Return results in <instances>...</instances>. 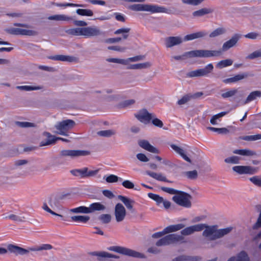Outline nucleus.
I'll return each mask as SVG.
<instances>
[{"label":"nucleus","mask_w":261,"mask_h":261,"mask_svg":"<svg viewBox=\"0 0 261 261\" xmlns=\"http://www.w3.org/2000/svg\"><path fill=\"white\" fill-rule=\"evenodd\" d=\"M203 225L202 230V236L210 241H214L220 239L229 233L232 230V227H228L223 229H217V225L209 226L205 224H200Z\"/></svg>","instance_id":"1"},{"label":"nucleus","mask_w":261,"mask_h":261,"mask_svg":"<svg viewBox=\"0 0 261 261\" xmlns=\"http://www.w3.org/2000/svg\"><path fill=\"white\" fill-rule=\"evenodd\" d=\"M69 35L84 36L86 37L98 36L103 35L102 32L96 27H89L69 29L66 31Z\"/></svg>","instance_id":"2"},{"label":"nucleus","mask_w":261,"mask_h":261,"mask_svg":"<svg viewBox=\"0 0 261 261\" xmlns=\"http://www.w3.org/2000/svg\"><path fill=\"white\" fill-rule=\"evenodd\" d=\"M53 247L48 244H42L40 246H36L32 247H29L28 249L23 248L19 246L14 245L13 244H9L8 245V250L11 253L17 255H24L27 254L31 251H40L42 250H50Z\"/></svg>","instance_id":"3"},{"label":"nucleus","mask_w":261,"mask_h":261,"mask_svg":"<svg viewBox=\"0 0 261 261\" xmlns=\"http://www.w3.org/2000/svg\"><path fill=\"white\" fill-rule=\"evenodd\" d=\"M186 242L184 237L177 233H172L161 238L156 242L155 245L157 246H162L177 243H185Z\"/></svg>","instance_id":"4"},{"label":"nucleus","mask_w":261,"mask_h":261,"mask_svg":"<svg viewBox=\"0 0 261 261\" xmlns=\"http://www.w3.org/2000/svg\"><path fill=\"white\" fill-rule=\"evenodd\" d=\"M75 125V122L71 119H66L58 122L55 125L57 129V134L68 136L67 132L72 129Z\"/></svg>","instance_id":"5"},{"label":"nucleus","mask_w":261,"mask_h":261,"mask_svg":"<svg viewBox=\"0 0 261 261\" xmlns=\"http://www.w3.org/2000/svg\"><path fill=\"white\" fill-rule=\"evenodd\" d=\"M192 199V196L189 194L183 191H180L179 192L172 197V200L177 204L189 208L191 206V202L190 200Z\"/></svg>","instance_id":"6"},{"label":"nucleus","mask_w":261,"mask_h":261,"mask_svg":"<svg viewBox=\"0 0 261 261\" xmlns=\"http://www.w3.org/2000/svg\"><path fill=\"white\" fill-rule=\"evenodd\" d=\"M109 250L128 256L140 258H143L145 257V256L143 254L124 247L112 246L109 248Z\"/></svg>","instance_id":"7"},{"label":"nucleus","mask_w":261,"mask_h":261,"mask_svg":"<svg viewBox=\"0 0 261 261\" xmlns=\"http://www.w3.org/2000/svg\"><path fill=\"white\" fill-rule=\"evenodd\" d=\"M191 54V58H211L219 57L222 55L221 50H211L206 49H198L190 51Z\"/></svg>","instance_id":"8"},{"label":"nucleus","mask_w":261,"mask_h":261,"mask_svg":"<svg viewBox=\"0 0 261 261\" xmlns=\"http://www.w3.org/2000/svg\"><path fill=\"white\" fill-rule=\"evenodd\" d=\"M99 169L90 170L88 168L84 167L82 169H75L70 171L73 176L80 177L81 178H88L95 176L98 172Z\"/></svg>","instance_id":"9"},{"label":"nucleus","mask_w":261,"mask_h":261,"mask_svg":"<svg viewBox=\"0 0 261 261\" xmlns=\"http://www.w3.org/2000/svg\"><path fill=\"white\" fill-rule=\"evenodd\" d=\"M213 64L210 63L203 68L198 69L189 72L187 73V76L189 77L207 76L213 70Z\"/></svg>","instance_id":"10"},{"label":"nucleus","mask_w":261,"mask_h":261,"mask_svg":"<svg viewBox=\"0 0 261 261\" xmlns=\"http://www.w3.org/2000/svg\"><path fill=\"white\" fill-rule=\"evenodd\" d=\"M90 154V152L89 151L81 150L65 149L62 150L60 152V156L61 157H69L71 159H74L82 156H87Z\"/></svg>","instance_id":"11"},{"label":"nucleus","mask_w":261,"mask_h":261,"mask_svg":"<svg viewBox=\"0 0 261 261\" xmlns=\"http://www.w3.org/2000/svg\"><path fill=\"white\" fill-rule=\"evenodd\" d=\"M145 56L143 55L137 56L134 57L127 58L126 59H118V58H107L106 61L110 63H115L122 65H126L129 64V62H137L144 59Z\"/></svg>","instance_id":"12"},{"label":"nucleus","mask_w":261,"mask_h":261,"mask_svg":"<svg viewBox=\"0 0 261 261\" xmlns=\"http://www.w3.org/2000/svg\"><path fill=\"white\" fill-rule=\"evenodd\" d=\"M232 170L239 174H254L257 173L258 168L250 166H236L232 167Z\"/></svg>","instance_id":"13"},{"label":"nucleus","mask_w":261,"mask_h":261,"mask_svg":"<svg viewBox=\"0 0 261 261\" xmlns=\"http://www.w3.org/2000/svg\"><path fill=\"white\" fill-rule=\"evenodd\" d=\"M135 116L141 122L147 124L153 118L154 114L149 113L146 109H144L140 110Z\"/></svg>","instance_id":"14"},{"label":"nucleus","mask_w":261,"mask_h":261,"mask_svg":"<svg viewBox=\"0 0 261 261\" xmlns=\"http://www.w3.org/2000/svg\"><path fill=\"white\" fill-rule=\"evenodd\" d=\"M126 215L124 206L120 203L116 204L114 208V216L117 222L123 221Z\"/></svg>","instance_id":"15"},{"label":"nucleus","mask_w":261,"mask_h":261,"mask_svg":"<svg viewBox=\"0 0 261 261\" xmlns=\"http://www.w3.org/2000/svg\"><path fill=\"white\" fill-rule=\"evenodd\" d=\"M6 31L10 34L15 35L36 36L38 35V32L36 31L20 28H11L7 30Z\"/></svg>","instance_id":"16"},{"label":"nucleus","mask_w":261,"mask_h":261,"mask_svg":"<svg viewBox=\"0 0 261 261\" xmlns=\"http://www.w3.org/2000/svg\"><path fill=\"white\" fill-rule=\"evenodd\" d=\"M241 37V35L239 34H234L231 38L228 41L224 42L222 45L221 49L222 52L228 50L230 48L236 46L238 41Z\"/></svg>","instance_id":"17"},{"label":"nucleus","mask_w":261,"mask_h":261,"mask_svg":"<svg viewBox=\"0 0 261 261\" xmlns=\"http://www.w3.org/2000/svg\"><path fill=\"white\" fill-rule=\"evenodd\" d=\"M252 75V74H250L248 72H242L235 75L233 77L224 79L222 81V82L225 84L235 83L244 79H247L249 76Z\"/></svg>","instance_id":"18"},{"label":"nucleus","mask_w":261,"mask_h":261,"mask_svg":"<svg viewBox=\"0 0 261 261\" xmlns=\"http://www.w3.org/2000/svg\"><path fill=\"white\" fill-rule=\"evenodd\" d=\"M203 225L198 224L187 227L181 230L180 235L182 236H190L193 234L195 232L200 231L202 230Z\"/></svg>","instance_id":"19"},{"label":"nucleus","mask_w":261,"mask_h":261,"mask_svg":"<svg viewBox=\"0 0 261 261\" xmlns=\"http://www.w3.org/2000/svg\"><path fill=\"white\" fill-rule=\"evenodd\" d=\"M144 11L150 12L151 13H168V10L166 8L152 4H145Z\"/></svg>","instance_id":"20"},{"label":"nucleus","mask_w":261,"mask_h":261,"mask_svg":"<svg viewBox=\"0 0 261 261\" xmlns=\"http://www.w3.org/2000/svg\"><path fill=\"white\" fill-rule=\"evenodd\" d=\"M183 42L182 38L180 36L169 37L165 39V44L167 48H171L174 46L181 44Z\"/></svg>","instance_id":"21"},{"label":"nucleus","mask_w":261,"mask_h":261,"mask_svg":"<svg viewBox=\"0 0 261 261\" xmlns=\"http://www.w3.org/2000/svg\"><path fill=\"white\" fill-rule=\"evenodd\" d=\"M48 59L54 61H60L62 62H74L77 61L76 57L70 56L58 55L55 56H49Z\"/></svg>","instance_id":"22"},{"label":"nucleus","mask_w":261,"mask_h":261,"mask_svg":"<svg viewBox=\"0 0 261 261\" xmlns=\"http://www.w3.org/2000/svg\"><path fill=\"white\" fill-rule=\"evenodd\" d=\"M139 146L142 148L147 150L149 152L153 153H159L160 151L158 149L151 145L149 142L145 140H140L139 142Z\"/></svg>","instance_id":"23"},{"label":"nucleus","mask_w":261,"mask_h":261,"mask_svg":"<svg viewBox=\"0 0 261 261\" xmlns=\"http://www.w3.org/2000/svg\"><path fill=\"white\" fill-rule=\"evenodd\" d=\"M43 135L47 138L45 141H42L40 143V146H47L55 144L57 141L56 137L48 132H45Z\"/></svg>","instance_id":"24"},{"label":"nucleus","mask_w":261,"mask_h":261,"mask_svg":"<svg viewBox=\"0 0 261 261\" xmlns=\"http://www.w3.org/2000/svg\"><path fill=\"white\" fill-rule=\"evenodd\" d=\"M207 33L204 31H200L193 34L186 35L183 41H187L192 40L195 39L202 38L206 36Z\"/></svg>","instance_id":"25"},{"label":"nucleus","mask_w":261,"mask_h":261,"mask_svg":"<svg viewBox=\"0 0 261 261\" xmlns=\"http://www.w3.org/2000/svg\"><path fill=\"white\" fill-rule=\"evenodd\" d=\"M146 174L149 176L160 181H164L167 182H172L171 181L168 180L165 176L161 173H155L150 171H146Z\"/></svg>","instance_id":"26"},{"label":"nucleus","mask_w":261,"mask_h":261,"mask_svg":"<svg viewBox=\"0 0 261 261\" xmlns=\"http://www.w3.org/2000/svg\"><path fill=\"white\" fill-rule=\"evenodd\" d=\"M233 153L245 156H252L256 155L255 151L249 149H236L233 151Z\"/></svg>","instance_id":"27"},{"label":"nucleus","mask_w":261,"mask_h":261,"mask_svg":"<svg viewBox=\"0 0 261 261\" xmlns=\"http://www.w3.org/2000/svg\"><path fill=\"white\" fill-rule=\"evenodd\" d=\"M118 198L124 203L128 210H133V204L135 203L134 200L122 195H118Z\"/></svg>","instance_id":"28"},{"label":"nucleus","mask_w":261,"mask_h":261,"mask_svg":"<svg viewBox=\"0 0 261 261\" xmlns=\"http://www.w3.org/2000/svg\"><path fill=\"white\" fill-rule=\"evenodd\" d=\"M106 207L100 202H95L90 204L89 206V213H92L95 211H103Z\"/></svg>","instance_id":"29"},{"label":"nucleus","mask_w":261,"mask_h":261,"mask_svg":"<svg viewBox=\"0 0 261 261\" xmlns=\"http://www.w3.org/2000/svg\"><path fill=\"white\" fill-rule=\"evenodd\" d=\"M170 147L176 153H178L185 160L189 163H191V159L185 153L184 149L173 144H171Z\"/></svg>","instance_id":"30"},{"label":"nucleus","mask_w":261,"mask_h":261,"mask_svg":"<svg viewBox=\"0 0 261 261\" xmlns=\"http://www.w3.org/2000/svg\"><path fill=\"white\" fill-rule=\"evenodd\" d=\"M90 254L93 256H97L105 258H119V257L117 255L111 254L110 253L101 251V252H97L94 251L90 253Z\"/></svg>","instance_id":"31"},{"label":"nucleus","mask_w":261,"mask_h":261,"mask_svg":"<svg viewBox=\"0 0 261 261\" xmlns=\"http://www.w3.org/2000/svg\"><path fill=\"white\" fill-rule=\"evenodd\" d=\"M151 66V63L149 62H146L142 63H138L130 65L127 67V69H141L148 68Z\"/></svg>","instance_id":"32"},{"label":"nucleus","mask_w":261,"mask_h":261,"mask_svg":"<svg viewBox=\"0 0 261 261\" xmlns=\"http://www.w3.org/2000/svg\"><path fill=\"white\" fill-rule=\"evenodd\" d=\"M185 227V225L180 223L175 225H169L165 228V232L169 233L172 232L177 231Z\"/></svg>","instance_id":"33"},{"label":"nucleus","mask_w":261,"mask_h":261,"mask_svg":"<svg viewBox=\"0 0 261 261\" xmlns=\"http://www.w3.org/2000/svg\"><path fill=\"white\" fill-rule=\"evenodd\" d=\"M213 12V10L210 8H204L193 12L192 15L194 17H201Z\"/></svg>","instance_id":"34"},{"label":"nucleus","mask_w":261,"mask_h":261,"mask_svg":"<svg viewBox=\"0 0 261 261\" xmlns=\"http://www.w3.org/2000/svg\"><path fill=\"white\" fill-rule=\"evenodd\" d=\"M227 30L224 27H219L214 30L209 35L210 38H215L226 33Z\"/></svg>","instance_id":"35"},{"label":"nucleus","mask_w":261,"mask_h":261,"mask_svg":"<svg viewBox=\"0 0 261 261\" xmlns=\"http://www.w3.org/2000/svg\"><path fill=\"white\" fill-rule=\"evenodd\" d=\"M48 19L56 21H68L71 20L72 18L65 15L58 14L49 16Z\"/></svg>","instance_id":"36"},{"label":"nucleus","mask_w":261,"mask_h":261,"mask_svg":"<svg viewBox=\"0 0 261 261\" xmlns=\"http://www.w3.org/2000/svg\"><path fill=\"white\" fill-rule=\"evenodd\" d=\"M261 97L260 91H254L251 92L244 101V104H247L249 102L255 100L257 97Z\"/></svg>","instance_id":"37"},{"label":"nucleus","mask_w":261,"mask_h":261,"mask_svg":"<svg viewBox=\"0 0 261 261\" xmlns=\"http://www.w3.org/2000/svg\"><path fill=\"white\" fill-rule=\"evenodd\" d=\"M234 261H251L250 258L245 251H242L235 257Z\"/></svg>","instance_id":"38"},{"label":"nucleus","mask_w":261,"mask_h":261,"mask_svg":"<svg viewBox=\"0 0 261 261\" xmlns=\"http://www.w3.org/2000/svg\"><path fill=\"white\" fill-rule=\"evenodd\" d=\"M71 219L73 222L87 223L90 220L88 216H73L71 217Z\"/></svg>","instance_id":"39"},{"label":"nucleus","mask_w":261,"mask_h":261,"mask_svg":"<svg viewBox=\"0 0 261 261\" xmlns=\"http://www.w3.org/2000/svg\"><path fill=\"white\" fill-rule=\"evenodd\" d=\"M130 31V29L128 28H121L115 31L114 32V34L119 35L121 34L122 35V38L123 39H126L129 36L128 33Z\"/></svg>","instance_id":"40"},{"label":"nucleus","mask_w":261,"mask_h":261,"mask_svg":"<svg viewBox=\"0 0 261 261\" xmlns=\"http://www.w3.org/2000/svg\"><path fill=\"white\" fill-rule=\"evenodd\" d=\"M70 212L73 213L90 214L89 207L81 206L78 207L70 210Z\"/></svg>","instance_id":"41"},{"label":"nucleus","mask_w":261,"mask_h":261,"mask_svg":"<svg viewBox=\"0 0 261 261\" xmlns=\"http://www.w3.org/2000/svg\"><path fill=\"white\" fill-rule=\"evenodd\" d=\"M17 89L23 91H33L41 90L43 88L42 86H18L16 87Z\"/></svg>","instance_id":"42"},{"label":"nucleus","mask_w":261,"mask_h":261,"mask_svg":"<svg viewBox=\"0 0 261 261\" xmlns=\"http://www.w3.org/2000/svg\"><path fill=\"white\" fill-rule=\"evenodd\" d=\"M233 61L231 59H226L219 61L217 64V67L220 69L230 66L232 64Z\"/></svg>","instance_id":"43"},{"label":"nucleus","mask_w":261,"mask_h":261,"mask_svg":"<svg viewBox=\"0 0 261 261\" xmlns=\"http://www.w3.org/2000/svg\"><path fill=\"white\" fill-rule=\"evenodd\" d=\"M112 217L110 214H103L99 216L98 220L103 224H108L111 221Z\"/></svg>","instance_id":"44"},{"label":"nucleus","mask_w":261,"mask_h":261,"mask_svg":"<svg viewBox=\"0 0 261 261\" xmlns=\"http://www.w3.org/2000/svg\"><path fill=\"white\" fill-rule=\"evenodd\" d=\"M97 135L101 137H110L116 134L115 130L112 129L100 130L97 133Z\"/></svg>","instance_id":"45"},{"label":"nucleus","mask_w":261,"mask_h":261,"mask_svg":"<svg viewBox=\"0 0 261 261\" xmlns=\"http://www.w3.org/2000/svg\"><path fill=\"white\" fill-rule=\"evenodd\" d=\"M184 174L187 178L191 180L196 179L198 177V172L196 170L185 172Z\"/></svg>","instance_id":"46"},{"label":"nucleus","mask_w":261,"mask_h":261,"mask_svg":"<svg viewBox=\"0 0 261 261\" xmlns=\"http://www.w3.org/2000/svg\"><path fill=\"white\" fill-rule=\"evenodd\" d=\"M238 93L237 89H232L221 94L223 98H228L234 96Z\"/></svg>","instance_id":"47"},{"label":"nucleus","mask_w":261,"mask_h":261,"mask_svg":"<svg viewBox=\"0 0 261 261\" xmlns=\"http://www.w3.org/2000/svg\"><path fill=\"white\" fill-rule=\"evenodd\" d=\"M76 12L81 16H92L93 15V11L90 9H79L76 10Z\"/></svg>","instance_id":"48"},{"label":"nucleus","mask_w":261,"mask_h":261,"mask_svg":"<svg viewBox=\"0 0 261 261\" xmlns=\"http://www.w3.org/2000/svg\"><path fill=\"white\" fill-rule=\"evenodd\" d=\"M148 196L150 198L154 200L156 202L157 205H159L163 202L164 198L159 195L149 193L148 194Z\"/></svg>","instance_id":"49"},{"label":"nucleus","mask_w":261,"mask_h":261,"mask_svg":"<svg viewBox=\"0 0 261 261\" xmlns=\"http://www.w3.org/2000/svg\"><path fill=\"white\" fill-rule=\"evenodd\" d=\"M241 139L247 141H253L261 139V134H257L251 136H245L242 137Z\"/></svg>","instance_id":"50"},{"label":"nucleus","mask_w":261,"mask_h":261,"mask_svg":"<svg viewBox=\"0 0 261 261\" xmlns=\"http://www.w3.org/2000/svg\"><path fill=\"white\" fill-rule=\"evenodd\" d=\"M48 204L53 209H55V207H59L58 200L57 198L53 196H50L48 198Z\"/></svg>","instance_id":"51"},{"label":"nucleus","mask_w":261,"mask_h":261,"mask_svg":"<svg viewBox=\"0 0 261 261\" xmlns=\"http://www.w3.org/2000/svg\"><path fill=\"white\" fill-rule=\"evenodd\" d=\"M6 218L19 222H24L25 219L24 217H20L14 214H10L9 216L6 217Z\"/></svg>","instance_id":"52"},{"label":"nucleus","mask_w":261,"mask_h":261,"mask_svg":"<svg viewBox=\"0 0 261 261\" xmlns=\"http://www.w3.org/2000/svg\"><path fill=\"white\" fill-rule=\"evenodd\" d=\"M208 129H210V130L217 132L218 134H227L229 132V130L225 127L216 128L213 127H208Z\"/></svg>","instance_id":"53"},{"label":"nucleus","mask_w":261,"mask_h":261,"mask_svg":"<svg viewBox=\"0 0 261 261\" xmlns=\"http://www.w3.org/2000/svg\"><path fill=\"white\" fill-rule=\"evenodd\" d=\"M240 158L238 156H232L227 158L224 161L227 163L239 164L240 163Z\"/></svg>","instance_id":"54"},{"label":"nucleus","mask_w":261,"mask_h":261,"mask_svg":"<svg viewBox=\"0 0 261 261\" xmlns=\"http://www.w3.org/2000/svg\"><path fill=\"white\" fill-rule=\"evenodd\" d=\"M188 58H191V54L190 51L185 52L181 56H175L172 57V59H174L175 60H185Z\"/></svg>","instance_id":"55"},{"label":"nucleus","mask_w":261,"mask_h":261,"mask_svg":"<svg viewBox=\"0 0 261 261\" xmlns=\"http://www.w3.org/2000/svg\"><path fill=\"white\" fill-rule=\"evenodd\" d=\"M145 4H134L129 7V9L135 11H144Z\"/></svg>","instance_id":"56"},{"label":"nucleus","mask_w":261,"mask_h":261,"mask_svg":"<svg viewBox=\"0 0 261 261\" xmlns=\"http://www.w3.org/2000/svg\"><path fill=\"white\" fill-rule=\"evenodd\" d=\"M16 124L17 126L22 128L33 127L35 126V124L34 123L29 122L17 121L16 122Z\"/></svg>","instance_id":"57"},{"label":"nucleus","mask_w":261,"mask_h":261,"mask_svg":"<svg viewBox=\"0 0 261 261\" xmlns=\"http://www.w3.org/2000/svg\"><path fill=\"white\" fill-rule=\"evenodd\" d=\"M261 57V49L257 50L249 54L247 57V59L253 60L257 58Z\"/></svg>","instance_id":"58"},{"label":"nucleus","mask_w":261,"mask_h":261,"mask_svg":"<svg viewBox=\"0 0 261 261\" xmlns=\"http://www.w3.org/2000/svg\"><path fill=\"white\" fill-rule=\"evenodd\" d=\"M249 180L254 185L261 188V178L258 176H254L249 178Z\"/></svg>","instance_id":"59"},{"label":"nucleus","mask_w":261,"mask_h":261,"mask_svg":"<svg viewBox=\"0 0 261 261\" xmlns=\"http://www.w3.org/2000/svg\"><path fill=\"white\" fill-rule=\"evenodd\" d=\"M191 99V98L190 94H186L178 100L177 104L179 105H184L189 101Z\"/></svg>","instance_id":"60"},{"label":"nucleus","mask_w":261,"mask_h":261,"mask_svg":"<svg viewBox=\"0 0 261 261\" xmlns=\"http://www.w3.org/2000/svg\"><path fill=\"white\" fill-rule=\"evenodd\" d=\"M161 189L163 191L166 192L167 193L170 194H176L177 195L180 191L174 189L173 188H167V187H162L161 188Z\"/></svg>","instance_id":"61"},{"label":"nucleus","mask_w":261,"mask_h":261,"mask_svg":"<svg viewBox=\"0 0 261 261\" xmlns=\"http://www.w3.org/2000/svg\"><path fill=\"white\" fill-rule=\"evenodd\" d=\"M119 179L121 180V178H119L117 176L111 174L106 178V180L107 182L112 183L117 182Z\"/></svg>","instance_id":"62"},{"label":"nucleus","mask_w":261,"mask_h":261,"mask_svg":"<svg viewBox=\"0 0 261 261\" xmlns=\"http://www.w3.org/2000/svg\"><path fill=\"white\" fill-rule=\"evenodd\" d=\"M252 228L253 230H257L261 228V212L259 213L256 222L252 225Z\"/></svg>","instance_id":"63"},{"label":"nucleus","mask_w":261,"mask_h":261,"mask_svg":"<svg viewBox=\"0 0 261 261\" xmlns=\"http://www.w3.org/2000/svg\"><path fill=\"white\" fill-rule=\"evenodd\" d=\"M172 261H190V256L186 255H179L173 259Z\"/></svg>","instance_id":"64"}]
</instances>
